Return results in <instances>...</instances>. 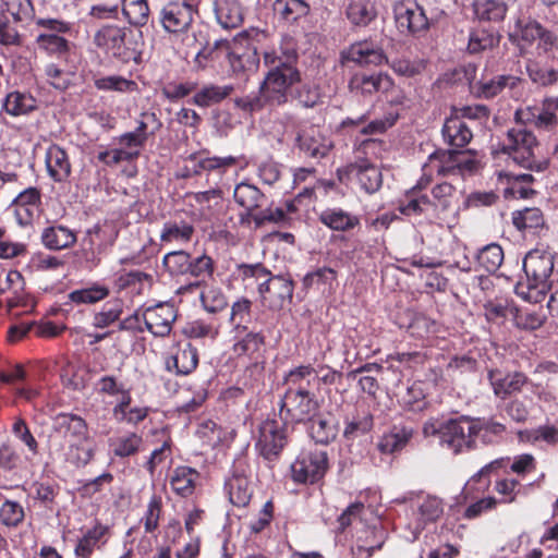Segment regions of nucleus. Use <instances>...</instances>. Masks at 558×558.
Here are the masks:
<instances>
[{
	"mask_svg": "<svg viewBox=\"0 0 558 558\" xmlns=\"http://www.w3.org/2000/svg\"><path fill=\"white\" fill-rule=\"evenodd\" d=\"M317 372L312 364L299 365L283 376V395L279 403V417L294 426L307 423L320 410V401L314 391Z\"/></svg>",
	"mask_w": 558,
	"mask_h": 558,
	"instance_id": "obj_1",
	"label": "nucleus"
},
{
	"mask_svg": "<svg viewBox=\"0 0 558 558\" xmlns=\"http://www.w3.org/2000/svg\"><path fill=\"white\" fill-rule=\"evenodd\" d=\"M263 62L269 68L260 83V93L268 105L280 106L288 101L290 88L300 81V72L295 68L298 61L296 45L292 37L284 36L278 49L260 47Z\"/></svg>",
	"mask_w": 558,
	"mask_h": 558,
	"instance_id": "obj_2",
	"label": "nucleus"
},
{
	"mask_svg": "<svg viewBox=\"0 0 558 558\" xmlns=\"http://www.w3.org/2000/svg\"><path fill=\"white\" fill-rule=\"evenodd\" d=\"M422 433L426 438L437 437L439 445L454 454L476 448L471 416L461 415L447 420L430 417L423 424Z\"/></svg>",
	"mask_w": 558,
	"mask_h": 558,
	"instance_id": "obj_3",
	"label": "nucleus"
},
{
	"mask_svg": "<svg viewBox=\"0 0 558 558\" xmlns=\"http://www.w3.org/2000/svg\"><path fill=\"white\" fill-rule=\"evenodd\" d=\"M523 270L527 282H519L515 293L531 303L542 302L549 289V278L554 270V257L543 250L530 251L523 259Z\"/></svg>",
	"mask_w": 558,
	"mask_h": 558,
	"instance_id": "obj_4",
	"label": "nucleus"
},
{
	"mask_svg": "<svg viewBox=\"0 0 558 558\" xmlns=\"http://www.w3.org/2000/svg\"><path fill=\"white\" fill-rule=\"evenodd\" d=\"M517 126L508 130L502 145V151L521 167L529 170L542 171L546 162L536 158L538 141L534 133L526 129L525 123L517 121Z\"/></svg>",
	"mask_w": 558,
	"mask_h": 558,
	"instance_id": "obj_5",
	"label": "nucleus"
},
{
	"mask_svg": "<svg viewBox=\"0 0 558 558\" xmlns=\"http://www.w3.org/2000/svg\"><path fill=\"white\" fill-rule=\"evenodd\" d=\"M35 23L40 29L35 40L40 50L57 57L70 51V41L65 36L72 34L73 23L51 17H39Z\"/></svg>",
	"mask_w": 558,
	"mask_h": 558,
	"instance_id": "obj_6",
	"label": "nucleus"
},
{
	"mask_svg": "<svg viewBox=\"0 0 558 558\" xmlns=\"http://www.w3.org/2000/svg\"><path fill=\"white\" fill-rule=\"evenodd\" d=\"M266 337L263 331L234 332L231 356L247 371L263 369V352Z\"/></svg>",
	"mask_w": 558,
	"mask_h": 558,
	"instance_id": "obj_7",
	"label": "nucleus"
},
{
	"mask_svg": "<svg viewBox=\"0 0 558 558\" xmlns=\"http://www.w3.org/2000/svg\"><path fill=\"white\" fill-rule=\"evenodd\" d=\"M432 183L427 175L422 174L399 201L398 210L409 217L424 216L429 221L439 220L432 195L427 193Z\"/></svg>",
	"mask_w": 558,
	"mask_h": 558,
	"instance_id": "obj_8",
	"label": "nucleus"
},
{
	"mask_svg": "<svg viewBox=\"0 0 558 558\" xmlns=\"http://www.w3.org/2000/svg\"><path fill=\"white\" fill-rule=\"evenodd\" d=\"M293 426L276 418L265 420L258 428L256 449L268 461L276 460L289 441Z\"/></svg>",
	"mask_w": 558,
	"mask_h": 558,
	"instance_id": "obj_9",
	"label": "nucleus"
},
{
	"mask_svg": "<svg viewBox=\"0 0 558 558\" xmlns=\"http://www.w3.org/2000/svg\"><path fill=\"white\" fill-rule=\"evenodd\" d=\"M329 469L328 454L320 449L302 451L291 464L294 483L314 485L319 483Z\"/></svg>",
	"mask_w": 558,
	"mask_h": 558,
	"instance_id": "obj_10",
	"label": "nucleus"
},
{
	"mask_svg": "<svg viewBox=\"0 0 558 558\" xmlns=\"http://www.w3.org/2000/svg\"><path fill=\"white\" fill-rule=\"evenodd\" d=\"M294 146L306 158H325L332 148L331 140L319 125L301 121L296 125Z\"/></svg>",
	"mask_w": 558,
	"mask_h": 558,
	"instance_id": "obj_11",
	"label": "nucleus"
},
{
	"mask_svg": "<svg viewBox=\"0 0 558 558\" xmlns=\"http://www.w3.org/2000/svg\"><path fill=\"white\" fill-rule=\"evenodd\" d=\"M126 29L118 25H106L94 36L95 45L122 63L137 62L138 53L125 43Z\"/></svg>",
	"mask_w": 558,
	"mask_h": 558,
	"instance_id": "obj_12",
	"label": "nucleus"
},
{
	"mask_svg": "<svg viewBox=\"0 0 558 558\" xmlns=\"http://www.w3.org/2000/svg\"><path fill=\"white\" fill-rule=\"evenodd\" d=\"M398 31L404 35L420 36L429 28L424 9L414 0H400L392 8Z\"/></svg>",
	"mask_w": 558,
	"mask_h": 558,
	"instance_id": "obj_13",
	"label": "nucleus"
},
{
	"mask_svg": "<svg viewBox=\"0 0 558 558\" xmlns=\"http://www.w3.org/2000/svg\"><path fill=\"white\" fill-rule=\"evenodd\" d=\"M514 120L531 124L538 130H554L558 126V94L544 97L539 108L518 109L514 113Z\"/></svg>",
	"mask_w": 558,
	"mask_h": 558,
	"instance_id": "obj_14",
	"label": "nucleus"
},
{
	"mask_svg": "<svg viewBox=\"0 0 558 558\" xmlns=\"http://www.w3.org/2000/svg\"><path fill=\"white\" fill-rule=\"evenodd\" d=\"M196 11V0H167L163 4L159 20L168 33H183L193 22Z\"/></svg>",
	"mask_w": 558,
	"mask_h": 558,
	"instance_id": "obj_15",
	"label": "nucleus"
},
{
	"mask_svg": "<svg viewBox=\"0 0 558 558\" xmlns=\"http://www.w3.org/2000/svg\"><path fill=\"white\" fill-rule=\"evenodd\" d=\"M165 368L178 376H186L198 366V351L190 342H175L166 353Z\"/></svg>",
	"mask_w": 558,
	"mask_h": 558,
	"instance_id": "obj_16",
	"label": "nucleus"
},
{
	"mask_svg": "<svg viewBox=\"0 0 558 558\" xmlns=\"http://www.w3.org/2000/svg\"><path fill=\"white\" fill-rule=\"evenodd\" d=\"M338 177L340 181L343 175L355 179L360 187L367 194L377 192L383 185V174L380 169L373 162L352 161L344 168L338 169Z\"/></svg>",
	"mask_w": 558,
	"mask_h": 558,
	"instance_id": "obj_17",
	"label": "nucleus"
},
{
	"mask_svg": "<svg viewBox=\"0 0 558 558\" xmlns=\"http://www.w3.org/2000/svg\"><path fill=\"white\" fill-rule=\"evenodd\" d=\"M111 527L99 520L86 530H82L74 547L76 558H92L95 551L102 550L111 538Z\"/></svg>",
	"mask_w": 558,
	"mask_h": 558,
	"instance_id": "obj_18",
	"label": "nucleus"
},
{
	"mask_svg": "<svg viewBox=\"0 0 558 558\" xmlns=\"http://www.w3.org/2000/svg\"><path fill=\"white\" fill-rule=\"evenodd\" d=\"M342 61L353 62L359 65H380L388 63L380 45L372 39L360 40L351 44L341 52Z\"/></svg>",
	"mask_w": 558,
	"mask_h": 558,
	"instance_id": "obj_19",
	"label": "nucleus"
},
{
	"mask_svg": "<svg viewBox=\"0 0 558 558\" xmlns=\"http://www.w3.org/2000/svg\"><path fill=\"white\" fill-rule=\"evenodd\" d=\"M145 326L156 337H166L172 330L177 319V311L169 303H159L147 307L142 315Z\"/></svg>",
	"mask_w": 558,
	"mask_h": 558,
	"instance_id": "obj_20",
	"label": "nucleus"
},
{
	"mask_svg": "<svg viewBox=\"0 0 558 558\" xmlns=\"http://www.w3.org/2000/svg\"><path fill=\"white\" fill-rule=\"evenodd\" d=\"M48 177L54 183H66L72 174V163L68 151L58 144L48 146L45 153Z\"/></svg>",
	"mask_w": 558,
	"mask_h": 558,
	"instance_id": "obj_21",
	"label": "nucleus"
},
{
	"mask_svg": "<svg viewBox=\"0 0 558 558\" xmlns=\"http://www.w3.org/2000/svg\"><path fill=\"white\" fill-rule=\"evenodd\" d=\"M487 377L494 395L501 400L521 392L523 387L530 383L527 376L521 372L504 375L499 369H490Z\"/></svg>",
	"mask_w": 558,
	"mask_h": 558,
	"instance_id": "obj_22",
	"label": "nucleus"
},
{
	"mask_svg": "<svg viewBox=\"0 0 558 558\" xmlns=\"http://www.w3.org/2000/svg\"><path fill=\"white\" fill-rule=\"evenodd\" d=\"M230 502L239 508L248 506L253 496V488L247 475L240 465H235L231 476L225 484Z\"/></svg>",
	"mask_w": 558,
	"mask_h": 558,
	"instance_id": "obj_23",
	"label": "nucleus"
},
{
	"mask_svg": "<svg viewBox=\"0 0 558 558\" xmlns=\"http://www.w3.org/2000/svg\"><path fill=\"white\" fill-rule=\"evenodd\" d=\"M454 149H437L432 153L423 165V175L434 180V175L447 177L458 174Z\"/></svg>",
	"mask_w": 558,
	"mask_h": 558,
	"instance_id": "obj_24",
	"label": "nucleus"
},
{
	"mask_svg": "<svg viewBox=\"0 0 558 558\" xmlns=\"http://www.w3.org/2000/svg\"><path fill=\"white\" fill-rule=\"evenodd\" d=\"M392 85L393 81L385 73H356L349 82L350 90L362 95H373L378 92L384 93L389 90Z\"/></svg>",
	"mask_w": 558,
	"mask_h": 558,
	"instance_id": "obj_25",
	"label": "nucleus"
},
{
	"mask_svg": "<svg viewBox=\"0 0 558 558\" xmlns=\"http://www.w3.org/2000/svg\"><path fill=\"white\" fill-rule=\"evenodd\" d=\"M474 442L480 439L484 445H495L504 440L507 426L494 417H471Z\"/></svg>",
	"mask_w": 558,
	"mask_h": 558,
	"instance_id": "obj_26",
	"label": "nucleus"
},
{
	"mask_svg": "<svg viewBox=\"0 0 558 558\" xmlns=\"http://www.w3.org/2000/svg\"><path fill=\"white\" fill-rule=\"evenodd\" d=\"M96 442L92 435L66 444L63 459L75 468L86 466L95 456Z\"/></svg>",
	"mask_w": 558,
	"mask_h": 558,
	"instance_id": "obj_27",
	"label": "nucleus"
},
{
	"mask_svg": "<svg viewBox=\"0 0 558 558\" xmlns=\"http://www.w3.org/2000/svg\"><path fill=\"white\" fill-rule=\"evenodd\" d=\"M199 481V472L187 465H179L174 468L169 476L171 489L175 495L183 498H187L194 494Z\"/></svg>",
	"mask_w": 558,
	"mask_h": 558,
	"instance_id": "obj_28",
	"label": "nucleus"
},
{
	"mask_svg": "<svg viewBox=\"0 0 558 558\" xmlns=\"http://www.w3.org/2000/svg\"><path fill=\"white\" fill-rule=\"evenodd\" d=\"M53 428L63 434L65 444L90 435L87 422L74 413H59L53 420Z\"/></svg>",
	"mask_w": 558,
	"mask_h": 558,
	"instance_id": "obj_29",
	"label": "nucleus"
},
{
	"mask_svg": "<svg viewBox=\"0 0 558 558\" xmlns=\"http://www.w3.org/2000/svg\"><path fill=\"white\" fill-rule=\"evenodd\" d=\"M211 10L217 23L225 29L238 28L243 23V9L238 0H213Z\"/></svg>",
	"mask_w": 558,
	"mask_h": 558,
	"instance_id": "obj_30",
	"label": "nucleus"
},
{
	"mask_svg": "<svg viewBox=\"0 0 558 558\" xmlns=\"http://www.w3.org/2000/svg\"><path fill=\"white\" fill-rule=\"evenodd\" d=\"M319 221L327 228L349 232L360 226V218L340 207H328L324 209L318 217Z\"/></svg>",
	"mask_w": 558,
	"mask_h": 558,
	"instance_id": "obj_31",
	"label": "nucleus"
},
{
	"mask_svg": "<svg viewBox=\"0 0 558 558\" xmlns=\"http://www.w3.org/2000/svg\"><path fill=\"white\" fill-rule=\"evenodd\" d=\"M272 11L280 22L293 25L310 14L311 7L304 0H275Z\"/></svg>",
	"mask_w": 558,
	"mask_h": 558,
	"instance_id": "obj_32",
	"label": "nucleus"
},
{
	"mask_svg": "<svg viewBox=\"0 0 558 558\" xmlns=\"http://www.w3.org/2000/svg\"><path fill=\"white\" fill-rule=\"evenodd\" d=\"M523 83V78L515 75H497L488 81H480L476 84V93L480 97L490 99L499 95L505 88L515 90L517 88L522 87Z\"/></svg>",
	"mask_w": 558,
	"mask_h": 558,
	"instance_id": "obj_33",
	"label": "nucleus"
},
{
	"mask_svg": "<svg viewBox=\"0 0 558 558\" xmlns=\"http://www.w3.org/2000/svg\"><path fill=\"white\" fill-rule=\"evenodd\" d=\"M41 243L50 251H61L72 247L76 243L73 230L62 225L46 227L41 232Z\"/></svg>",
	"mask_w": 558,
	"mask_h": 558,
	"instance_id": "obj_34",
	"label": "nucleus"
},
{
	"mask_svg": "<svg viewBox=\"0 0 558 558\" xmlns=\"http://www.w3.org/2000/svg\"><path fill=\"white\" fill-rule=\"evenodd\" d=\"M220 328L221 324L217 318H196L184 325L182 333L189 339L215 341Z\"/></svg>",
	"mask_w": 558,
	"mask_h": 558,
	"instance_id": "obj_35",
	"label": "nucleus"
},
{
	"mask_svg": "<svg viewBox=\"0 0 558 558\" xmlns=\"http://www.w3.org/2000/svg\"><path fill=\"white\" fill-rule=\"evenodd\" d=\"M36 108L37 100L27 92L12 90L5 95L2 101V110L11 117L28 114Z\"/></svg>",
	"mask_w": 558,
	"mask_h": 558,
	"instance_id": "obj_36",
	"label": "nucleus"
},
{
	"mask_svg": "<svg viewBox=\"0 0 558 558\" xmlns=\"http://www.w3.org/2000/svg\"><path fill=\"white\" fill-rule=\"evenodd\" d=\"M445 142L454 147H464L472 140V132L466 122L460 117L446 119L442 126Z\"/></svg>",
	"mask_w": 558,
	"mask_h": 558,
	"instance_id": "obj_37",
	"label": "nucleus"
},
{
	"mask_svg": "<svg viewBox=\"0 0 558 558\" xmlns=\"http://www.w3.org/2000/svg\"><path fill=\"white\" fill-rule=\"evenodd\" d=\"M310 422V436L316 444L328 445L337 438L339 425L331 415H316Z\"/></svg>",
	"mask_w": 558,
	"mask_h": 558,
	"instance_id": "obj_38",
	"label": "nucleus"
},
{
	"mask_svg": "<svg viewBox=\"0 0 558 558\" xmlns=\"http://www.w3.org/2000/svg\"><path fill=\"white\" fill-rule=\"evenodd\" d=\"M508 464L509 457L498 458L486 465H484L476 474H474L471 480L466 483L464 487L465 498L470 495V489L473 484L478 483V490L484 493L490 484V475H498L500 472L508 474Z\"/></svg>",
	"mask_w": 558,
	"mask_h": 558,
	"instance_id": "obj_39",
	"label": "nucleus"
},
{
	"mask_svg": "<svg viewBox=\"0 0 558 558\" xmlns=\"http://www.w3.org/2000/svg\"><path fill=\"white\" fill-rule=\"evenodd\" d=\"M480 22L499 23L506 17L508 5L502 0H475L472 4Z\"/></svg>",
	"mask_w": 558,
	"mask_h": 558,
	"instance_id": "obj_40",
	"label": "nucleus"
},
{
	"mask_svg": "<svg viewBox=\"0 0 558 558\" xmlns=\"http://www.w3.org/2000/svg\"><path fill=\"white\" fill-rule=\"evenodd\" d=\"M430 195L439 220H442L446 214L451 210L453 205L458 202L457 189L449 182L435 184L430 190Z\"/></svg>",
	"mask_w": 558,
	"mask_h": 558,
	"instance_id": "obj_41",
	"label": "nucleus"
},
{
	"mask_svg": "<svg viewBox=\"0 0 558 558\" xmlns=\"http://www.w3.org/2000/svg\"><path fill=\"white\" fill-rule=\"evenodd\" d=\"M525 71L531 82L538 87H551L558 83V71L535 59H527Z\"/></svg>",
	"mask_w": 558,
	"mask_h": 558,
	"instance_id": "obj_42",
	"label": "nucleus"
},
{
	"mask_svg": "<svg viewBox=\"0 0 558 558\" xmlns=\"http://www.w3.org/2000/svg\"><path fill=\"white\" fill-rule=\"evenodd\" d=\"M518 439L532 446H538L539 444L556 446L558 445V428L546 424L535 428L519 430Z\"/></svg>",
	"mask_w": 558,
	"mask_h": 558,
	"instance_id": "obj_43",
	"label": "nucleus"
},
{
	"mask_svg": "<svg viewBox=\"0 0 558 558\" xmlns=\"http://www.w3.org/2000/svg\"><path fill=\"white\" fill-rule=\"evenodd\" d=\"M232 92L233 87L231 85L220 86L208 84L203 86L201 89L195 90L191 102L202 108H208L220 104L222 100L229 97Z\"/></svg>",
	"mask_w": 558,
	"mask_h": 558,
	"instance_id": "obj_44",
	"label": "nucleus"
},
{
	"mask_svg": "<svg viewBox=\"0 0 558 558\" xmlns=\"http://www.w3.org/2000/svg\"><path fill=\"white\" fill-rule=\"evenodd\" d=\"M444 513L442 501L435 496L417 498L414 514L417 517V526L424 527L429 522L437 521Z\"/></svg>",
	"mask_w": 558,
	"mask_h": 558,
	"instance_id": "obj_45",
	"label": "nucleus"
},
{
	"mask_svg": "<svg viewBox=\"0 0 558 558\" xmlns=\"http://www.w3.org/2000/svg\"><path fill=\"white\" fill-rule=\"evenodd\" d=\"M109 294L110 289L108 286L100 282H93L87 287L71 291L68 298L76 305H92L107 299Z\"/></svg>",
	"mask_w": 558,
	"mask_h": 558,
	"instance_id": "obj_46",
	"label": "nucleus"
},
{
	"mask_svg": "<svg viewBox=\"0 0 558 558\" xmlns=\"http://www.w3.org/2000/svg\"><path fill=\"white\" fill-rule=\"evenodd\" d=\"M412 436L411 428L393 426L380 437L377 447L381 453L391 454L403 449Z\"/></svg>",
	"mask_w": 558,
	"mask_h": 558,
	"instance_id": "obj_47",
	"label": "nucleus"
},
{
	"mask_svg": "<svg viewBox=\"0 0 558 558\" xmlns=\"http://www.w3.org/2000/svg\"><path fill=\"white\" fill-rule=\"evenodd\" d=\"M142 435L128 432L110 440V448L116 457L124 459L137 454L143 446Z\"/></svg>",
	"mask_w": 558,
	"mask_h": 558,
	"instance_id": "obj_48",
	"label": "nucleus"
},
{
	"mask_svg": "<svg viewBox=\"0 0 558 558\" xmlns=\"http://www.w3.org/2000/svg\"><path fill=\"white\" fill-rule=\"evenodd\" d=\"M337 271L327 266L318 267L313 271L307 272L303 278V286L305 289L316 287L323 292H332L337 284Z\"/></svg>",
	"mask_w": 558,
	"mask_h": 558,
	"instance_id": "obj_49",
	"label": "nucleus"
},
{
	"mask_svg": "<svg viewBox=\"0 0 558 558\" xmlns=\"http://www.w3.org/2000/svg\"><path fill=\"white\" fill-rule=\"evenodd\" d=\"M7 287L3 288L4 291H11L12 296L8 298V306L9 308L13 307H27L31 305V299L24 292L25 281L23 276L17 270H10L7 274L5 278Z\"/></svg>",
	"mask_w": 558,
	"mask_h": 558,
	"instance_id": "obj_50",
	"label": "nucleus"
},
{
	"mask_svg": "<svg viewBox=\"0 0 558 558\" xmlns=\"http://www.w3.org/2000/svg\"><path fill=\"white\" fill-rule=\"evenodd\" d=\"M194 227L190 222L181 220L167 221L160 233V241L163 243H187L192 240Z\"/></svg>",
	"mask_w": 558,
	"mask_h": 558,
	"instance_id": "obj_51",
	"label": "nucleus"
},
{
	"mask_svg": "<svg viewBox=\"0 0 558 558\" xmlns=\"http://www.w3.org/2000/svg\"><path fill=\"white\" fill-rule=\"evenodd\" d=\"M545 26L532 17H519L514 23V36L521 49L533 46Z\"/></svg>",
	"mask_w": 558,
	"mask_h": 558,
	"instance_id": "obj_52",
	"label": "nucleus"
},
{
	"mask_svg": "<svg viewBox=\"0 0 558 558\" xmlns=\"http://www.w3.org/2000/svg\"><path fill=\"white\" fill-rule=\"evenodd\" d=\"M1 11L7 13L14 23L28 25L35 17L32 0H2Z\"/></svg>",
	"mask_w": 558,
	"mask_h": 558,
	"instance_id": "obj_53",
	"label": "nucleus"
},
{
	"mask_svg": "<svg viewBox=\"0 0 558 558\" xmlns=\"http://www.w3.org/2000/svg\"><path fill=\"white\" fill-rule=\"evenodd\" d=\"M348 20L355 26H366L377 16V11L369 0H353L345 11Z\"/></svg>",
	"mask_w": 558,
	"mask_h": 558,
	"instance_id": "obj_54",
	"label": "nucleus"
},
{
	"mask_svg": "<svg viewBox=\"0 0 558 558\" xmlns=\"http://www.w3.org/2000/svg\"><path fill=\"white\" fill-rule=\"evenodd\" d=\"M153 276L141 270H120L116 274L114 284L118 290L130 289L132 291L141 292L144 284L150 286Z\"/></svg>",
	"mask_w": 558,
	"mask_h": 558,
	"instance_id": "obj_55",
	"label": "nucleus"
},
{
	"mask_svg": "<svg viewBox=\"0 0 558 558\" xmlns=\"http://www.w3.org/2000/svg\"><path fill=\"white\" fill-rule=\"evenodd\" d=\"M233 197L247 213L259 208L264 199V195L256 186L244 182L235 186Z\"/></svg>",
	"mask_w": 558,
	"mask_h": 558,
	"instance_id": "obj_56",
	"label": "nucleus"
},
{
	"mask_svg": "<svg viewBox=\"0 0 558 558\" xmlns=\"http://www.w3.org/2000/svg\"><path fill=\"white\" fill-rule=\"evenodd\" d=\"M122 11L133 26L143 27L149 21L150 10L147 0H123Z\"/></svg>",
	"mask_w": 558,
	"mask_h": 558,
	"instance_id": "obj_57",
	"label": "nucleus"
},
{
	"mask_svg": "<svg viewBox=\"0 0 558 558\" xmlns=\"http://www.w3.org/2000/svg\"><path fill=\"white\" fill-rule=\"evenodd\" d=\"M504 250L497 243H490L478 251L476 262L485 271L494 274L504 262Z\"/></svg>",
	"mask_w": 558,
	"mask_h": 558,
	"instance_id": "obj_58",
	"label": "nucleus"
},
{
	"mask_svg": "<svg viewBox=\"0 0 558 558\" xmlns=\"http://www.w3.org/2000/svg\"><path fill=\"white\" fill-rule=\"evenodd\" d=\"M252 317V301L247 298H240L231 305L229 322L232 325L233 331H246L247 324Z\"/></svg>",
	"mask_w": 558,
	"mask_h": 558,
	"instance_id": "obj_59",
	"label": "nucleus"
},
{
	"mask_svg": "<svg viewBox=\"0 0 558 558\" xmlns=\"http://www.w3.org/2000/svg\"><path fill=\"white\" fill-rule=\"evenodd\" d=\"M24 520V507L16 500L4 498L0 505V523L8 529H16Z\"/></svg>",
	"mask_w": 558,
	"mask_h": 558,
	"instance_id": "obj_60",
	"label": "nucleus"
},
{
	"mask_svg": "<svg viewBox=\"0 0 558 558\" xmlns=\"http://www.w3.org/2000/svg\"><path fill=\"white\" fill-rule=\"evenodd\" d=\"M294 281L290 275H275L271 301L276 307H282L290 304L293 299Z\"/></svg>",
	"mask_w": 558,
	"mask_h": 558,
	"instance_id": "obj_61",
	"label": "nucleus"
},
{
	"mask_svg": "<svg viewBox=\"0 0 558 558\" xmlns=\"http://www.w3.org/2000/svg\"><path fill=\"white\" fill-rule=\"evenodd\" d=\"M387 150L386 142L378 138H368L362 141L355 148L354 161H364L375 163L376 160L383 159Z\"/></svg>",
	"mask_w": 558,
	"mask_h": 558,
	"instance_id": "obj_62",
	"label": "nucleus"
},
{
	"mask_svg": "<svg viewBox=\"0 0 558 558\" xmlns=\"http://www.w3.org/2000/svg\"><path fill=\"white\" fill-rule=\"evenodd\" d=\"M373 425L374 418L371 413H356L351 420H345L343 437L345 440H354L367 434L373 428Z\"/></svg>",
	"mask_w": 558,
	"mask_h": 558,
	"instance_id": "obj_63",
	"label": "nucleus"
},
{
	"mask_svg": "<svg viewBox=\"0 0 558 558\" xmlns=\"http://www.w3.org/2000/svg\"><path fill=\"white\" fill-rule=\"evenodd\" d=\"M512 223L518 230L525 231L542 228L545 220L542 210L532 207L513 213Z\"/></svg>",
	"mask_w": 558,
	"mask_h": 558,
	"instance_id": "obj_64",
	"label": "nucleus"
}]
</instances>
